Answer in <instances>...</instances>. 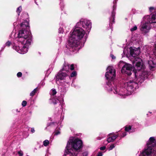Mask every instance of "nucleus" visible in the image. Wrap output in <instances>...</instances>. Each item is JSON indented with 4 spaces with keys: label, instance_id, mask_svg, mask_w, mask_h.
<instances>
[{
    "label": "nucleus",
    "instance_id": "28",
    "mask_svg": "<svg viewBox=\"0 0 156 156\" xmlns=\"http://www.w3.org/2000/svg\"><path fill=\"white\" fill-rule=\"evenodd\" d=\"M76 71H73L71 74V77H72L76 76Z\"/></svg>",
    "mask_w": 156,
    "mask_h": 156
},
{
    "label": "nucleus",
    "instance_id": "17",
    "mask_svg": "<svg viewBox=\"0 0 156 156\" xmlns=\"http://www.w3.org/2000/svg\"><path fill=\"white\" fill-rule=\"evenodd\" d=\"M118 136V135L113 136L112 137H109L107 139V141L108 143L113 142Z\"/></svg>",
    "mask_w": 156,
    "mask_h": 156
},
{
    "label": "nucleus",
    "instance_id": "45",
    "mask_svg": "<svg viewBox=\"0 0 156 156\" xmlns=\"http://www.w3.org/2000/svg\"><path fill=\"white\" fill-rule=\"evenodd\" d=\"M5 47V46H4L2 48V50H3L4 49Z\"/></svg>",
    "mask_w": 156,
    "mask_h": 156
},
{
    "label": "nucleus",
    "instance_id": "3",
    "mask_svg": "<svg viewBox=\"0 0 156 156\" xmlns=\"http://www.w3.org/2000/svg\"><path fill=\"white\" fill-rule=\"evenodd\" d=\"M85 34V31L82 28L75 27L70 34L67 47L71 51L77 52L80 48L79 47L80 41L83 38Z\"/></svg>",
    "mask_w": 156,
    "mask_h": 156
},
{
    "label": "nucleus",
    "instance_id": "29",
    "mask_svg": "<svg viewBox=\"0 0 156 156\" xmlns=\"http://www.w3.org/2000/svg\"><path fill=\"white\" fill-rule=\"evenodd\" d=\"M137 29V27L136 26H135L133 28L130 29V30L131 31H135Z\"/></svg>",
    "mask_w": 156,
    "mask_h": 156
},
{
    "label": "nucleus",
    "instance_id": "6",
    "mask_svg": "<svg viewBox=\"0 0 156 156\" xmlns=\"http://www.w3.org/2000/svg\"><path fill=\"white\" fill-rule=\"evenodd\" d=\"M76 26H82L86 31L89 32L91 28V23L89 20L82 19L77 23Z\"/></svg>",
    "mask_w": 156,
    "mask_h": 156
},
{
    "label": "nucleus",
    "instance_id": "32",
    "mask_svg": "<svg viewBox=\"0 0 156 156\" xmlns=\"http://www.w3.org/2000/svg\"><path fill=\"white\" fill-rule=\"evenodd\" d=\"M18 153L20 155H21V156H22L23 155V152L21 151H18Z\"/></svg>",
    "mask_w": 156,
    "mask_h": 156
},
{
    "label": "nucleus",
    "instance_id": "50",
    "mask_svg": "<svg viewBox=\"0 0 156 156\" xmlns=\"http://www.w3.org/2000/svg\"><path fill=\"white\" fill-rule=\"evenodd\" d=\"M154 27H155V28L156 29V27L155 26H154Z\"/></svg>",
    "mask_w": 156,
    "mask_h": 156
},
{
    "label": "nucleus",
    "instance_id": "43",
    "mask_svg": "<svg viewBox=\"0 0 156 156\" xmlns=\"http://www.w3.org/2000/svg\"><path fill=\"white\" fill-rule=\"evenodd\" d=\"M122 63H123V61H121L120 62V64Z\"/></svg>",
    "mask_w": 156,
    "mask_h": 156
},
{
    "label": "nucleus",
    "instance_id": "44",
    "mask_svg": "<svg viewBox=\"0 0 156 156\" xmlns=\"http://www.w3.org/2000/svg\"><path fill=\"white\" fill-rule=\"evenodd\" d=\"M42 84L43 85H44V83L43 82H42Z\"/></svg>",
    "mask_w": 156,
    "mask_h": 156
},
{
    "label": "nucleus",
    "instance_id": "41",
    "mask_svg": "<svg viewBox=\"0 0 156 156\" xmlns=\"http://www.w3.org/2000/svg\"><path fill=\"white\" fill-rule=\"evenodd\" d=\"M111 56L112 59H114L115 58L114 55H111Z\"/></svg>",
    "mask_w": 156,
    "mask_h": 156
},
{
    "label": "nucleus",
    "instance_id": "24",
    "mask_svg": "<svg viewBox=\"0 0 156 156\" xmlns=\"http://www.w3.org/2000/svg\"><path fill=\"white\" fill-rule=\"evenodd\" d=\"M22 10V7L21 6H20L18 8H17L16 10V12L18 14V15H20V13Z\"/></svg>",
    "mask_w": 156,
    "mask_h": 156
},
{
    "label": "nucleus",
    "instance_id": "27",
    "mask_svg": "<svg viewBox=\"0 0 156 156\" xmlns=\"http://www.w3.org/2000/svg\"><path fill=\"white\" fill-rule=\"evenodd\" d=\"M51 101L54 104H56L58 102L57 99H51Z\"/></svg>",
    "mask_w": 156,
    "mask_h": 156
},
{
    "label": "nucleus",
    "instance_id": "1",
    "mask_svg": "<svg viewBox=\"0 0 156 156\" xmlns=\"http://www.w3.org/2000/svg\"><path fill=\"white\" fill-rule=\"evenodd\" d=\"M133 64L136 70L134 72L135 81L130 80L125 83L124 84V89L122 88L119 90V89L115 87L113 88V92L115 94L122 96L130 95L138 88V83H141L147 77V72L143 69L144 66L142 61L140 58H135Z\"/></svg>",
    "mask_w": 156,
    "mask_h": 156
},
{
    "label": "nucleus",
    "instance_id": "15",
    "mask_svg": "<svg viewBox=\"0 0 156 156\" xmlns=\"http://www.w3.org/2000/svg\"><path fill=\"white\" fill-rule=\"evenodd\" d=\"M116 0H114L113 1L114 5L113 7V11L112 12V16L113 17V23L114 22V16L115 14V12H114V11L115 10L116 8V4L115 3H116Z\"/></svg>",
    "mask_w": 156,
    "mask_h": 156
},
{
    "label": "nucleus",
    "instance_id": "37",
    "mask_svg": "<svg viewBox=\"0 0 156 156\" xmlns=\"http://www.w3.org/2000/svg\"><path fill=\"white\" fill-rule=\"evenodd\" d=\"M102 155L103 154L101 152H99L98 153L97 156H102Z\"/></svg>",
    "mask_w": 156,
    "mask_h": 156
},
{
    "label": "nucleus",
    "instance_id": "30",
    "mask_svg": "<svg viewBox=\"0 0 156 156\" xmlns=\"http://www.w3.org/2000/svg\"><path fill=\"white\" fill-rule=\"evenodd\" d=\"M27 104V102L26 101H23L22 102V105L23 107H24Z\"/></svg>",
    "mask_w": 156,
    "mask_h": 156
},
{
    "label": "nucleus",
    "instance_id": "46",
    "mask_svg": "<svg viewBox=\"0 0 156 156\" xmlns=\"http://www.w3.org/2000/svg\"><path fill=\"white\" fill-rule=\"evenodd\" d=\"M154 47H155V48L156 49V44H155Z\"/></svg>",
    "mask_w": 156,
    "mask_h": 156
},
{
    "label": "nucleus",
    "instance_id": "5",
    "mask_svg": "<svg viewBox=\"0 0 156 156\" xmlns=\"http://www.w3.org/2000/svg\"><path fill=\"white\" fill-rule=\"evenodd\" d=\"M156 140L154 137H150L147 142L144 150L141 154L142 156H148L151 153H154L156 156Z\"/></svg>",
    "mask_w": 156,
    "mask_h": 156
},
{
    "label": "nucleus",
    "instance_id": "4",
    "mask_svg": "<svg viewBox=\"0 0 156 156\" xmlns=\"http://www.w3.org/2000/svg\"><path fill=\"white\" fill-rule=\"evenodd\" d=\"M156 13L153 14L151 17L149 15L145 16L143 18V21L140 26V29L142 34L148 33L151 28V24L156 23Z\"/></svg>",
    "mask_w": 156,
    "mask_h": 156
},
{
    "label": "nucleus",
    "instance_id": "35",
    "mask_svg": "<svg viewBox=\"0 0 156 156\" xmlns=\"http://www.w3.org/2000/svg\"><path fill=\"white\" fill-rule=\"evenodd\" d=\"M150 12H151L153 10H154V9L153 7H150L149 8Z\"/></svg>",
    "mask_w": 156,
    "mask_h": 156
},
{
    "label": "nucleus",
    "instance_id": "20",
    "mask_svg": "<svg viewBox=\"0 0 156 156\" xmlns=\"http://www.w3.org/2000/svg\"><path fill=\"white\" fill-rule=\"evenodd\" d=\"M38 89L37 88L34 89L30 94V95L31 96H34L37 91Z\"/></svg>",
    "mask_w": 156,
    "mask_h": 156
},
{
    "label": "nucleus",
    "instance_id": "22",
    "mask_svg": "<svg viewBox=\"0 0 156 156\" xmlns=\"http://www.w3.org/2000/svg\"><path fill=\"white\" fill-rule=\"evenodd\" d=\"M56 93H57V92L56 91V90L55 89H52L50 91V92L51 94V95H53V96H54L56 94Z\"/></svg>",
    "mask_w": 156,
    "mask_h": 156
},
{
    "label": "nucleus",
    "instance_id": "13",
    "mask_svg": "<svg viewBox=\"0 0 156 156\" xmlns=\"http://www.w3.org/2000/svg\"><path fill=\"white\" fill-rule=\"evenodd\" d=\"M69 27L65 24L61 25L59 29V32L61 33H63L65 31L67 32L69 30Z\"/></svg>",
    "mask_w": 156,
    "mask_h": 156
},
{
    "label": "nucleus",
    "instance_id": "38",
    "mask_svg": "<svg viewBox=\"0 0 156 156\" xmlns=\"http://www.w3.org/2000/svg\"><path fill=\"white\" fill-rule=\"evenodd\" d=\"M144 149L143 150V151L142 152H141L140 153V156H142L141 155V154L143 153V152L144 151ZM153 155V156H155V154H154V153H151L148 156H150V155Z\"/></svg>",
    "mask_w": 156,
    "mask_h": 156
},
{
    "label": "nucleus",
    "instance_id": "9",
    "mask_svg": "<svg viewBox=\"0 0 156 156\" xmlns=\"http://www.w3.org/2000/svg\"><path fill=\"white\" fill-rule=\"evenodd\" d=\"M68 76L65 72L60 70L57 74L56 77V82L58 84H60L62 80H65L66 77Z\"/></svg>",
    "mask_w": 156,
    "mask_h": 156
},
{
    "label": "nucleus",
    "instance_id": "39",
    "mask_svg": "<svg viewBox=\"0 0 156 156\" xmlns=\"http://www.w3.org/2000/svg\"><path fill=\"white\" fill-rule=\"evenodd\" d=\"M31 131L32 133H34L35 132V130L34 128H32L31 129Z\"/></svg>",
    "mask_w": 156,
    "mask_h": 156
},
{
    "label": "nucleus",
    "instance_id": "34",
    "mask_svg": "<svg viewBox=\"0 0 156 156\" xmlns=\"http://www.w3.org/2000/svg\"><path fill=\"white\" fill-rule=\"evenodd\" d=\"M126 133L124 132V133H122V134L121 135V136L122 137H124V136H126Z\"/></svg>",
    "mask_w": 156,
    "mask_h": 156
},
{
    "label": "nucleus",
    "instance_id": "47",
    "mask_svg": "<svg viewBox=\"0 0 156 156\" xmlns=\"http://www.w3.org/2000/svg\"><path fill=\"white\" fill-rule=\"evenodd\" d=\"M86 38H85V41H86Z\"/></svg>",
    "mask_w": 156,
    "mask_h": 156
},
{
    "label": "nucleus",
    "instance_id": "23",
    "mask_svg": "<svg viewBox=\"0 0 156 156\" xmlns=\"http://www.w3.org/2000/svg\"><path fill=\"white\" fill-rule=\"evenodd\" d=\"M15 41H16V39L13 42H12V43H11V42L10 41H8L5 43V46H7L8 47H9L11 44H12V43L14 42Z\"/></svg>",
    "mask_w": 156,
    "mask_h": 156
},
{
    "label": "nucleus",
    "instance_id": "16",
    "mask_svg": "<svg viewBox=\"0 0 156 156\" xmlns=\"http://www.w3.org/2000/svg\"><path fill=\"white\" fill-rule=\"evenodd\" d=\"M125 130L126 132H129V133L133 132L135 131L134 129H132L131 126L129 125L125 126Z\"/></svg>",
    "mask_w": 156,
    "mask_h": 156
},
{
    "label": "nucleus",
    "instance_id": "42",
    "mask_svg": "<svg viewBox=\"0 0 156 156\" xmlns=\"http://www.w3.org/2000/svg\"><path fill=\"white\" fill-rule=\"evenodd\" d=\"M72 86L73 87H75V85H74V83H73L72 84Z\"/></svg>",
    "mask_w": 156,
    "mask_h": 156
},
{
    "label": "nucleus",
    "instance_id": "49",
    "mask_svg": "<svg viewBox=\"0 0 156 156\" xmlns=\"http://www.w3.org/2000/svg\"><path fill=\"white\" fill-rule=\"evenodd\" d=\"M154 27H155V28L156 29V27L155 26H154Z\"/></svg>",
    "mask_w": 156,
    "mask_h": 156
},
{
    "label": "nucleus",
    "instance_id": "33",
    "mask_svg": "<svg viewBox=\"0 0 156 156\" xmlns=\"http://www.w3.org/2000/svg\"><path fill=\"white\" fill-rule=\"evenodd\" d=\"M88 152L87 151L83 153L82 156H87Z\"/></svg>",
    "mask_w": 156,
    "mask_h": 156
},
{
    "label": "nucleus",
    "instance_id": "21",
    "mask_svg": "<svg viewBox=\"0 0 156 156\" xmlns=\"http://www.w3.org/2000/svg\"><path fill=\"white\" fill-rule=\"evenodd\" d=\"M49 143V141L47 140H44L43 142V145L45 147H46L48 145Z\"/></svg>",
    "mask_w": 156,
    "mask_h": 156
},
{
    "label": "nucleus",
    "instance_id": "12",
    "mask_svg": "<svg viewBox=\"0 0 156 156\" xmlns=\"http://www.w3.org/2000/svg\"><path fill=\"white\" fill-rule=\"evenodd\" d=\"M74 64H71L70 66L68 63H65L63 66L62 69L61 70L64 72L65 71L67 72L69 69L72 70L74 69Z\"/></svg>",
    "mask_w": 156,
    "mask_h": 156
},
{
    "label": "nucleus",
    "instance_id": "48",
    "mask_svg": "<svg viewBox=\"0 0 156 156\" xmlns=\"http://www.w3.org/2000/svg\"><path fill=\"white\" fill-rule=\"evenodd\" d=\"M98 139L100 140L101 139L98 138Z\"/></svg>",
    "mask_w": 156,
    "mask_h": 156
},
{
    "label": "nucleus",
    "instance_id": "18",
    "mask_svg": "<svg viewBox=\"0 0 156 156\" xmlns=\"http://www.w3.org/2000/svg\"><path fill=\"white\" fill-rule=\"evenodd\" d=\"M129 51L128 48H125L123 51L124 55L127 57H128L129 55Z\"/></svg>",
    "mask_w": 156,
    "mask_h": 156
},
{
    "label": "nucleus",
    "instance_id": "2",
    "mask_svg": "<svg viewBox=\"0 0 156 156\" xmlns=\"http://www.w3.org/2000/svg\"><path fill=\"white\" fill-rule=\"evenodd\" d=\"M22 19L23 22L21 24L22 29L19 30L16 41L12 44V48L21 54L26 53L28 50V47L32 41L30 31L27 29L29 27L28 15L27 13L22 14Z\"/></svg>",
    "mask_w": 156,
    "mask_h": 156
},
{
    "label": "nucleus",
    "instance_id": "14",
    "mask_svg": "<svg viewBox=\"0 0 156 156\" xmlns=\"http://www.w3.org/2000/svg\"><path fill=\"white\" fill-rule=\"evenodd\" d=\"M113 85L110 81H108L107 82L105 86V89L108 91L110 92L112 90V88H113Z\"/></svg>",
    "mask_w": 156,
    "mask_h": 156
},
{
    "label": "nucleus",
    "instance_id": "25",
    "mask_svg": "<svg viewBox=\"0 0 156 156\" xmlns=\"http://www.w3.org/2000/svg\"><path fill=\"white\" fill-rule=\"evenodd\" d=\"M60 133V132L59 130L58 129H56L55 130L54 132V135H59Z\"/></svg>",
    "mask_w": 156,
    "mask_h": 156
},
{
    "label": "nucleus",
    "instance_id": "8",
    "mask_svg": "<svg viewBox=\"0 0 156 156\" xmlns=\"http://www.w3.org/2000/svg\"><path fill=\"white\" fill-rule=\"evenodd\" d=\"M132 66L131 65L127 63H125L121 69V72L123 74L130 75L131 74Z\"/></svg>",
    "mask_w": 156,
    "mask_h": 156
},
{
    "label": "nucleus",
    "instance_id": "19",
    "mask_svg": "<svg viewBox=\"0 0 156 156\" xmlns=\"http://www.w3.org/2000/svg\"><path fill=\"white\" fill-rule=\"evenodd\" d=\"M59 123V124H60L61 122H51L50 123H48V126H50L53 127V126H56L58 125V124Z\"/></svg>",
    "mask_w": 156,
    "mask_h": 156
},
{
    "label": "nucleus",
    "instance_id": "31",
    "mask_svg": "<svg viewBox=\"0 0 156 156\" xmlns=\"http://www.w3.org/2000/svg\"><path fill=\"white\" fill-rule=\"evenodd\" d=\"M22 76V73L20 72H18L17 74V76L18 77H21Z\"/></svg>",
    "mask_w": 156,
    "mask_h": 156
},
{
    "label": "nucleus",
    "instance_id": "26",
    "mask_svg": "<svg viewBox=\"0 0 156 156\" xmlns=\"http://www.w3.org/2000/svg\"><path fill=\"white\" fill-rule=\"evenodd\" d=\"M115 147V145L114 144H112L108 148V150L109 151L111 150Z\"/></svg>",
    "mask_w": 156,
    "mask_h": 156
},
{
    "label": "nucleus",
    "instance_id": "11",
    "mask_svg": "<svg viewBox=\"0 0 156 156\" xmlns=\"http://www.w3.org/2000/svg\"><path fill=\"white\" fill-rule=\"evenodd\" d=\"M130 56L135 58L140 53V51L138 48L130 47L129 49Z\"/></svg>",
    "mask_w": 156,
    "mask_h": 156
},
{
    "label": "nucleus",
    "instance_id": "7",
    "mask_svg": "<svg viewBox=\"0 0 156 156\" xmlns=\"http://www.w3.org/2000/svg\"><path fill=\"white\" fill-rule=\"evenodd\" d=\"M105 77L107 80H113L115 76V71L113 67L109 66L106 70Z\"/></svg>",
    "mask_w": 156,
    "mask_h": 156
},
{
    "label": "nucleus",
    "instance_id": "40",
    "mask_svg": "<svg viewBox=\"0 0 156 156\" xmlns=\"http://www.w3.org/2000/svg\"><path fill=\"white\" fill-rule=\"evenodd\" d=\"M114 135V133H109L108 135V136H111V135H112V136H113Z\"/></svg>",
    "mask_w": 156,
    "mask_h": 156
},
{
    "label": "nucleus",
    "instance_id": "10",
    "mask_svg": "<svg viewBox=\"0 0 156 156\" xmlns=\"http://www.w3.org/2000/svg\"><path fill=\"white\" fill-rule=\"evenodd\" d=\"M154 58H156L155 55H152V56H150V58L148 60V64L151 69L156 66V59Z\"/></svg>",
    "mask_w": 156,
    "mask_h": 156
},
{
    "label": "nucleus",
    "instance_id": "36",
    "mask_svg": "<svg viewBox=\"0 0 156 156\" xmlns=\"http://www.w3.org/2000/svg\"><path fill=\"white\" fill-rule=\"evenodd\" d=\"M105 148H106V147L105 146H103V147H101L100 148V149L101 150H105Z\"/></svg>",
    "mask_w": 156,
    "mask_h": 156
}]
</instances>
